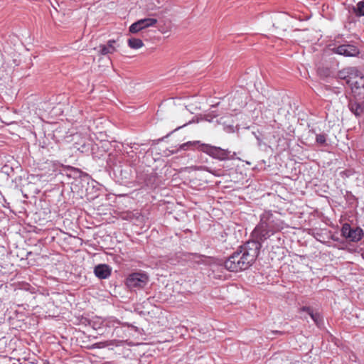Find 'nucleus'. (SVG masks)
Returning <instances> with one entry per match:
<instances>
[{"instance_id": "1", "label": "nucleus", "mask_w": 364, "mask_h": 364, "mask_svg": "<svg viewBox=\"0 0 364 364\" xmlns=\"http://www.w3.org/2000/svg\"><path fill=\"white\" fill-rule=\"evenodd\" d=\"M283 228L281 215L277 212L264 211L260 216V221L252 232L255 242L265 245L268 251L274 252L283 245L280 230Z\"/></svg>"}, {"instance_id": "2", "label": "nucleus", "mask_w": 364, "mask_h": 364, "mask_svg": "<svg viewBox=\"0 0 364 364\" xmlns=\"http://www.w3.org/2000/svg\"><path fill=\"white\" fill-rule=\"evenodd\" d=\"M262 245L251 240L240 246L223 263L224 267L232 272L247 269L259 255Z\"/></svg>"}, {"instance_id": "3", "label": "nucleus", "mask_w": 364, "mask_h": 364, "mask_svg": "<svg viewBox=\"0 0 364 364\" xmlns=\"http://www.w3.org/2000/svg\"><path fill=\"white\" fill-rule=\"evenodd\" d=\"M265 18V26L267 29L272 28L287 30L290 17L286 13L279 12L267 14Z\"/></svg>"}, {"instance_id": "4", "label": "nucleus", "mask_w": 364, "mask_h": 364, "mask_svg": "<svg viewBox=\"0 0 364 364\" xmlns=\"http://www.w3.org/2000/svg\"><path fill=\"white\" fill-rule=\"evenodd\" d=\"M149 281V277L147 274L136 272L131 273L127 276L125 280V284L130 290H136L145 287Z\"/></svg>"}, {"instance_id": "5", "label": "nucleus", "mask_w": 364, "mask_h": 364, "mask_svg": "<svg viewBox=\"0 0 364 364\" xmlns=\"http://www.w3.org/2000/svg\"><path fill=\"white\" fill-rule=\"evenodd\" d=\"M136 179L139 183L151 188L157 187L161 183V179L158 176V173L153 169L137 171Z\"/></svg>"}, {"instance_id": "6", "label": "nucleus", "mask_w": 364, "mask_h": 364, "mask_svg": "<svg viewBox=\"0 0 364 364\" xmlns=\"http://www.w3.org/2000/svg\"><path fill=\"white\" fill-rule=\"evenodd\" d=\"M198 150L201 151L210 156L218 159L220 161H225L230 159L231 151L228 149H223L219 146H212L208 144H200Z\"/></svg>"}, {"instance_id": "7", "label": "nucleus", "mask_w": 364, "mask_h": 364, "mask_svg": "<svg viewBox=\"0 0 364 364\" xmlns=\"http://www.w3.org/2000/svg\"><path fill=\"white\" fill-rule=\"evenodd\" d=\"M341 235L350 242H357L363 238L364 232L359 227L353 228L350 224L344 223L341 228Z\"/></svg>"}, {"instance_id": "8", "label": "nucleus", "mask_w": 364, "mask_h": 364, "mask_svg": "<svg viewBox=\"0 0 364 364\" xmlns=\"http://www.w3.org/2000/svg\"><path fill=\"white\" fill-rule=\"evenodd\" d=\"M157 23V19L154 18H145L139 19L133 23L129 28V31L132 33H136L149 27L154 26Z\"/></svg>"}, {"instance_id": "9", "label": "nucleus", "mask_w": 364, "mask_h": 364, "mask_svg": "<svg viewBox=\"0 0 364 364\" xmlns=\"http://www.w3.org/2000/svg\"><path fill=\"white\" fill-rule=\"evenodd\" d=\"M73 139L75 141L73 143L74 149L81 153L87 154L90 151L92 144L87 137L81 136L77 134L73 136Z\"/></svg>"}, {"instance_id": "10", "label": "nucleus", "mask_w": 364, "mask_h": 364, "mask_svg": "<svg viewBox=\"0 0 364 364\" xmlns=\"http://www.w3.org/2000/svg\"><path fill=\"white\" fill-rule=\"evenodd\" d=\"M334 53L346 57H355L359 55L360 50L357 46L351 44H343L333 48Z\"/></svg>"}, {"instance_id": "11", "label": "nucleus", "mask_w": 364, "mask_h": 364, "mask_svg": "<svg viewBox=\"0 0 364 364\" xmlns=\"http://www.w3.org/2000/svg\"><path fill=\"white\" fill-rule=\"evenodd\" d=\"M349 86L350 87L353 92L355 95L362 96V98L364 99V76L358 70V76L355 77V80H353V81L350 82Z\"/></svg>"}, {"instance_id": "12", "label": "nucleus", "mask_w": 364, "mask_h": 364, "mask_svg": "<svg viewBox=\"0 0 364 364\" xmlns=\"http://www.w3.org/2000/svg\"><path fill=\"white\" fill-rule=\"evenodd\" d=\"M358 76V68L355 67H348L339 70L337 73V77L346 81L349 85L350 82L355 80Z\"/></svg>"}, {"instance_id": "13", "label": "nucleus", "mask_w": 364, "mask_h": 364, "mask_svg": "<svg viewBox=\"0 0 364 364\" xmlns=\"http://www.w3.org/2000/svg\"><path fill=\"white\" fill-rule=\"evenodd\" d=\"M114 173L116 176L120 177L122 180H129L132 174V168L128 164L115 165L113 168Z\"/></svg>"}, {"instance_id": "14", "label": "nucleus", "mask_w": 364, "mask_h": 364, "mask_svg": "<svg viewBox=\"0 0 364 364\" xmlns=\"http://www.w3.org/2000/svg\"><path fill=\"white\" fill-rule=\"evenodd\" d=\"M111 267L106 264H98L94 268L95 275L100 279H107L111 275Z\"/></svg>"}, {"instance_id": "15", "label": "nucleus", "mask_w": 364, "mask_h": 364, "mask_svg": "<svg viewBox=\"0 0 364 364\" xmlns=\"http://www.w3.org/2000/svg\"><path fill=\"white\" fill-rule=\"evenodd\" d=\"M116 41L114 40H109L107 44L100 45L98 47V53L101 55H107L113 53L117 50V47L115 46Z\"/></svg>"}, {"instance_id": "16", "label": "nucleus", "mask_w": 364, "mask_h": 364, "mask_svg": "<svg viewBox=\"0 0 364 364\" xmlns=\"http://www.w3.org/2000/svg\"><path fill=\"white\" fill-rule=\"evenodd\" d=\"M308 314L309 318L314 321L318 328H323L324 327L323 317L318 311L312 308L311 312Z\"/></svg>"}, {"instance_id": "17", "label": "nucleus", "mask_w": 364, "mask_h": 364, "mask_svg": "<svg viewBox=\"0 0 364 364\" xmlns=\"http://www.w3.org/2000/svg\"><path fill=\"white\" fill-rule=\"evenodd\" d=\"M312 307L311 306H302L297 309V316L302 319H305L309 321V312H311Z\"/></svg>"}, {"instance_id": "18", "label": "nucleus", "mask_w": 364, "mask_h": 364, "mask_svg": "<svg viewBox=\"0 0 364 364\" xmlns=\"http://www.w3.org/2000/svg\"><path fill=\"white\" fill-rule=\"evenodd\" d=\"M350 110L355 115V116H360L363 111V108L361 107V105L356 102L350 101L348 105Z\"/></svg>"}, {"instance_id": "19", "label": "nucleus", "mask_w": 364, "mask_h": 364, "mask_svg": "<svg viewBox=\"0 0 364 364\" xmlns=\"http://www.w3.org/2000/svg\"><path fill=\"white\" fill-rule=\"evenodd\" d=\"M116 341H117L116 340H109V341L97 342V343L92 344L90 348V349L105 348L109 347L110 346H113L116 343Z\"/></svg>"}, {"instance_id": "20", "label": "nucleus", "mask_w": 364, "mask_h": 364, "mask_svg": "<svg viewBox=\"0 0 364 364\" xmlns=\"http://www.w3.org/2000/svg\"><path fill=\"white\" fill-rule=\"evenodd\" d=\"M200 144L202 143L200 141H188L183 143L180 146V149L188 150L189 149H197L200 147Z\"/></svg>"}, {"instance_id": "21", "label": "nucleus", "mask_w": 364, "mask_h": 364, "mask_svg": "<svg viewBox=\"0 0 364 364\" xmlns=\"http://www.w3.org/2000/svg\"><path fill=\"white\" fill-rule=\"evenodd\" d=\"M128 46L132 49H139L144 46L140 38H131L128 39Z\"/></svg>"}, {"instance_id": "22", "label": "nucleus", "mask_w": 364, "mask_h": 364, "mask_svg": "<svg viewBox=\"0 0 364 364\" xmlns=\"http://www.w3.org/2000/svg\"><path fill=\"white\" fill-rule=\"evenodd\" d=\"M354 11L357 16H364V0L357 4L356 7L354 9Z\"/></svg>"}, {"instance_id": "23", "label": "nucleus", "mask_w": 364, "mask_h": 364, "mask_svg": "<svg viewBox=\"0 0 364 364\" xmlns=\"http://www.w3.org/2000/svg\"><path fill=\"white\" fill-rule=\"evenodd\" d=\"M316 141L321 145L326 144V136L324 134H316Z\"/></svg>"}, {"instance_id": "24", "label": "nucleus", "mask_w": 364, "mask_h": 364, "mask_svg": "<svg viewBox=\"0 0 364 364\" xmlns=\"http://www.w3.org/2000/svg\"><path fill=\"white\" fill-rule=\"evenodd\" d=\"M129 146L133 149L132 151H136L139 149V144H136V143H131L130 145H129Z\"/></svg>"}, {"instance_id": "25", "label": "nucleus", "mask_w": 364, "mask_h": 364, "mask_svg": "<svg viewBox=\"0 0 364 364\" xmlns=\"http://www.w3.org/2000/svg\"><path fill=\"white\" fill-rule=\"evenodd\" d=\"M186 124H183V126H180L178 127H177L176 129H175L173 132H171L170 133H168L166 136L161 138V139H159V141H161L164 140V138H167L173 132L176 131V130H178L179 129H181V127L186 126Z\"/></svg>"}, {"instance_id": "26", "label": "nucleus", "mask_w": 364, "mask_h": 364, "mask_svg": "<svg viewBox=\"0 0 364 364\" xmlns=\"http://www.w3.org/2000/svg\"><path fill=\"white\" fill-rule=\"evenodd\" d=\"M255 137L257 140V142H258V144L260 146L261 145V143H262V139L259 137V136L257 135V134H255Z\"/></svg>"}, {"instance_id": "27", "label": "nucleus", "mask_w": 364, "mask_h": 364, "mask_svg": "<svg viewBox=\"0 0 364 364\" xmlns=\"http://www.w3.org/2000/svg\"><path fill=\"white\" fill-rule=\"evenodd\" d=\"M206 170H207V171H208V172H210V173H211L215 174V173H214L212 171H210L208 168H207V169H206Z\"/></svg>"}, {"instance_id": "28", "label": "nucleus", "mask_w": 364, "mask_h": 364, "mask_svg": "<svg viewBox=\"0 0 364 364\" xmlns=\"http://www.w3.org/2000/svg\"><path fill=\"white\" fill-rule=\"evenodd\" d=\"M228 127L230 128V129L232 130L233 129V125H230L228 126Z\"/></svg>"}, {"instance_id": "29", "label": "nucleus", "mask_w": 364, "mask_h": 364, "mask_svg": "<svg viewBox=\"0 0 364 364\" xmlns=\"http://www.w3.org/2000/svg\"><path fill=\"white\" fill-rule=\"evenodd\" d=\"M217 116H218V114H213V117H217Z\"/></svg>"}, {"instance_id": "30", "label": "nucleus", "mask_w": 364, "mask_h": 364, "mask_svg": "<svg viewBox=\"0 0 364 364\" xmlns=\"http://www.w3.org/2000/svg\"><path fill=\"white\" fill-rule=\"evenodd\" d=\"M68 168L73 169V168L70 166H68Z\"/></svg>"}, {"instance_id": "31", "label": "nucleus", "mask_w": 364, "mask_h": 364, "mask_svg": "<svg viewBox=\"0 0 364 364\" xmlns=\"http://www.w3.org/2000/svg\"><path fill=\"white\" fill-rule=\"evenodd\" d=\"M297 19H299V20H300V21L301 20V18H300V17H298V16H297Z\"/></svg>"}]
</instances>
